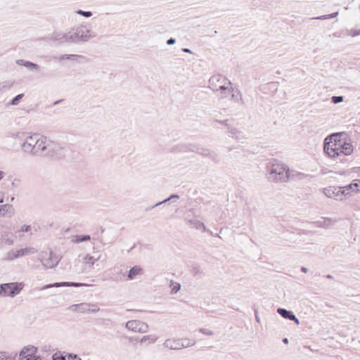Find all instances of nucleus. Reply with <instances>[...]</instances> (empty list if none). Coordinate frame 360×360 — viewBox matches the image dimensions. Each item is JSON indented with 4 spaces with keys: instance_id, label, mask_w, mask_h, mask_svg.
I'll return each mask as SVG.
<instances>
[{
    "instance_id": "nucleus-9",
    "label": "nucleus",
    "mask_w": 360,
    "mask_h": 360,
    "mask_svg": "<svg viewBox=\"0 0 360 360\" xmlns=\"http://www.w3.org/2000/svg\"><path fill=\"white\" fill-rule=\"evenodd\" d=\"M126 328L134 333H144L148 330V325L139 320H131L126 323Z\"/></svg>"
},
{
    "instance_id": "nucleus-29",
    "label": "nucleus",
    "mask_w": 360,
    "mask_h": 360,
    "mask_svg": "<svg viewBox=\"0 0 360 360\" xmlns=\"http://www.w3.org/2000/svg\"><path fill=\"white\" fill-rule=\"evenodd\" d=\"M27 132L24 131H15L11 134V136L13 139H18L20 141L24 140L25 136H26Z\"/></svg>"
},
{
    "instance_id": "nucleus-51",
    "label": "nucleus",
    "mask_w": 360,
    "mask_h": 360,
    "mask_svg": "<svg viewBox=\"0 0 360 360\" xmlns=\"http://www.w3.org/2000/svg\"><path fill=\"white\" fill-rule=\"evenodd\" d=\"M283 342L285 344H288V339L285 338L283 339Z\"/></svg>"
},
{
    "instance_id": "nucleus-39",
    "label": "nucleus",
    "mask_w": 360,
    "mask_h": 360,
    "mask_svg": "<svg viewBox=\"0 0 360 360\" xmlns=\"http://www.w3.org/2000/svg\"><path fill=\"white\" fill-rule=\"evenodd\" d=\"M89 313H96L99 311V307L94 304H89Z\"/></svg>"
},
{
    "instance_id": "nucleus-25",
    "label": "nucleus",
    "mask_w": 360,
    "mask_h": 360,
    "mask_svg": "<svg viewBox=\"0 0 360 360\" xmlns=\"http://www.w3.org/2000/svg\"><path fill=\"white\" fill-rule=\"evenodd\" d=\"M158 339V337L155 335H144L141 338L140 342L144 343L148 342L149 344L154 343Z\"/></svg>"
},
{
    "instance_id": "nucleus-11",
    "label": "nucleus",
    "mask_w": 360,
    "mask_h": 360,
    "mask_svg": "<svg viewBox=\"0 0 360 360\" xmlns=\"http://www.w3.org/2000/svg\"><path fill=\"white\" fill-rule=\"evenodd\" d=\"M81 257V262L82 264L83 270L91 269L95 263L100 259V257L95 258L89 254H84Z\"/></svg>"
},
{
    "instance_id": "nucleus-40",
    "label": "nucleus",
    "mask_w": 360,
    "mask_h": 360,
    "mask_svg": "<svg viewBox=\"0 0 360 360\" xmlns=\"http://www.w3.org/2000/svg\"><path fill=\"white\" fill-rule=\"evenodd\" d=\"M200 332L205 335H212L213 332L211 330L207 329V328H200Z\"/></svg>"
},
{
    "instance_id": "nucleus-21",
    "label": "nucleus",
    "mask_w": 360,
    "mask_h": 360,
    "mask_svg": "<svg viewBox=\"0 0 360 360\" xmlns=\"http://www.w3.org/2000/svg\"><path fill=\"white\" fill-rule=\"evenodd\" d=\"M16 63L19 65L25 66L27 68L30 69V70H39V66L37 64L34 63L30 61L20 59L16 61Z\"/></svg>"
},
{
    "instance_id": "nucleus-1",
    "label": "nucleus",
    "mask_w": 360,
    "mask_h": 360,
    "mask_svg": "<svg viewBox=\"0 0 360 360\" xmlns=\"http://www.w3.org/2000/svg\"><path fill=\"white\" fill-rule=\"evenodd\" d=\"M344 135V133H335L325 139L323 150L330 158L349 155L353 153V145L347 138L342 137Z\"/></svg>"
},
{
    "instance_id": "nucleus-32",
    "label": "nucleus",
    "mask_w": 360,
    "mask_h": 360,
    "mask_svg": "<svg viewBox=\"0 0 360 360\" xmlns=\"http://www.w3.org/2000/svg\"><path fill=\"white\" fill-rule=\"evenodd\" d=\"M82 56L76 54H64L60 57V60H75L77 58H82Z\"/></svg>"
},
{
    "instance_id": "nucleus-15",
    "label": "nucleus",
    "mask_w": 360,
    "mask_h": 360,
    "mask_svg": "<svg viewBox=\"0 0 360 360\" xmlns=\"http://www.w3.org/2000/svg\"><path fill=\"white\" fill-rule=\"evenodd\" d=\"M278 314H279L282 317L286 319H289L290 321H295L297 325L300 324L299 319L295 316V315L291 311H288L285 309L278 308L277 309Z\"/></svg>"
},
{
    "instance_id": "nucleus-5",
    "label": "nucleus",
    "mask_w": 360,
    "mask_h": 360,
    "mask_svg": "<svg viewBox=\"0 0 360 360\" xmlns=\"http://www.w3.org/2000/svg\"><path fill=\"white\" fill-rule=\"evenodd\" d=\"M70 31V35L69 36V39H71V42L74 43L86 41L94 37L90 34V30L82 25L73 27Z\"/></svg>"
},
{
    "instance_id": "nucleus-18",
    "label": "nucleus",
    "mask_w": 360,
    "mask_h": 360,
    "mask_svg": "<svg viewBox=\"0 0 360 360\" xmlns=\"http://www.w3.org/2000/svg\"><path fill=\"white\" fill-rule=\"evenodd\" d=\"M72 311L77 313H89V303H80L77 304H72L70 307Z\"/></svg>"
},
{
    "instance_id": "nucleus-38",
    "label": "nucleus",
    "mask_w": 360,
    "mask_h": 360,
    "mask_svg": "<svg viewBox=\"0 0 360 360\" xmlns=\"http://www.w3.org/2000/svg\"><path fill=\"white\" fill-rule=\"evenodd\" d=\"M76 13L86 18H89L92 15V13L91 11H84L82 10H78L76 11Z\"/></svg>"
},
{
    "instance_id": "nucleus-6",
    "label": "nucleus",
    "mask_w": 360,
    "mask_h": 360,
    "mask_svg": "<svg viewBox=\"0 0 360 360\" xmlns=\"http://www.w3.org/2000/svg\"><path fill=\"white\" fill-rule=\"evenodd\" d=\"M24 285L22 283H8L0 285V295L10 296L11 297L18 295Z\"/></svg>"
},
{
    "instance_id": "nucleus-28",
    "label": "nucleus",
    "mask_w": 360,
    "mask_h": 360,
    "mask_svg": "<svg viewBox=\"0 0 360 360\" xmlns=\"http://www.w3.org/2000/svg\"><path fill=\"white\" fill-rule=\"evenodd\" d=\"M13 86V82L11 81H4L0 82V93L6 90L10 89Z\"/></svg>"
},
{
    "instance_id": "nucleus-52",
    "label": "nucleus",
    "mask_w": 360,
    "mask_h": 360,
    "mask_svg": "<svg viewBox=\"0 0 360 360\" xmlns=\"http://www.w3.org/2000/svg\"><path fill=\"white\" fill-rule=\"evenodd\" d=\"M326 277H327L328 278H332V276H331V275H329V274H328V275H327V276H326Z\"/></svg>"
},
{
    "instance_id": "nucleus-53",
    "label": "nucleus",
    "mask_w": 360,
    "mask_h": 360,
    "mask_svg": "<svg viewBox=\"0 0 360 360\" xmlns=\"http://www.w3.org/2000/svg\"><path fill=\"white\" fill-rule=\"evenodd\" d=\"M212 236H214V234L212 233ZM214 236H217V237L220 238V236H219V234H217H217H215V235H214Z\"/></svg>"
},
{
    "instance_id": "nucleus-41",
    "label": "nucleus",
    "mask_w": 360,
    "mask_h": 360,
    "mask_svg": "<svg viewBox=\"0 0 360 360\" xmlns=\"http://www.w3.org/2000/svg\"><path fill=\"white\" fill-rule=\"evenodd\" d=\"M53 360H66V356H63L61 354H55L53 356Z\"/></svg>"
},
{
    "instance_id": "nucleus-33",
    "label": "nucleus",
    "mask_w": 360,
    "mask_h": 360,
    "mask_svg": "<svg viewBox=\"0 0 360 360\" xmlns=\"http://www.w3.org/2000/svg\"><path fill=\"white\" fill-rule=\"evenodd\" d=\"M231 93L228 94V96L231 95V98L233 101H239L241 98V96H240V92H238V91H233L231 86Z\"/></svg>"
},
{
    "instance_id": "nucleus-12",
    "label": "nucleus",
    "mask_w": 360,
    "mask_h": 360,
    "mask_svg": "<svg viewBox=\"0 0 360 360\" xmlns=\"http://www.w3.org/2000/svg\"><path fill=\"white\" fill-rule=\"evenodd\" d=\"M84 285H88L86 283H75V282H60V283H54L53 284H49L43 286L41 288V290L48 289L50 288L53 287H62V286H67V287H79V286H84Z\"/></svg>"
},
{
    "instance_id": "nucleus-47",
    "label": "nucleus",
    "mask_w": 360,
    "mask_h": 360,
    "mask_svg": "<svg viewBox=\"0 0 360 360\" xmlns=\"http://www.w3.org/2000/svg\"><path fill=\"white\" fill-rule=\"evenodd\" d=\"M182 51L185 53H192V51L189 49H187V48H184L182 49Z\"/></svg>"
},
{
    "instance_id": "nucleus-27",
    "label": "nucleus",
    "mask_w": 360,
    "mask_h": 360,
    "mask_svg": "<svg viewBox=\"0 0 360 360\" xmlns=\"http://www.w3.org/2000/svg\"><path fill=\"white\" fill-rule=\"evenodd\" d=\"M181 345H182V346H181V349L183 348L189 347H191V346H193L195 345V340H190L188 338H181Z\"/></svg>"
},
{
    "instance_id": "nucleus-8",
    "label": "nucleus",
    "mask_w": 360,
    "mask_h": 360,
    "mask_svg": "<svg viewBox=\"0 0 360 360\" xmlns=\"http://www.w3.org/2000/svg\"><path fill=\"white\" fill-rule=\"evenodd\" d=\"M36 252L37 250L34 248H25L20 250L13 249L6 253L4 260L13 261L18 257L34 254Z\"/></svg>"
},
{
    "instance_id": "nucleus-4",
    "label": "nucleus",
    "mask_w": 360,
    "mask_h": 360,
    "mask_svg": "<svg viewBox=\"0 0 360 360\" xmlns=\"http://www.w3.org/2000/svg\"><path fill=\"white\" fill-rule=\"evenodd\" d=\"M231 82L221 75H215L209 79V87L213 91H221V98L228 96L231 93Z\"/></svg>"
},
{
    "instance_id": "nucleus-24",
    "label": "nucleus",
    "mask_w": 360,
    "mask_h": 360,
    "mask_svg": "<svg viewBox=\"0 0 360 360\" xmlns=\"http://www.w3.org/2000/svg\"><path fill=\"white\" fill-rule=\"evenodd\" d=\"M13 211L12 205L8 204L0 206V216H6L7 214H11Z\"/></svg>"
},
{
    "instance_id": "nucleus-50",
    "label": "nucleus",
    "mask_w": 360,
    "mask_h": 360,
    "mask_svg": "<svg viewBox=\"0 0 360 360\" xmlns=\"http://www.w3.org/2000/svg\"><path fill=\"white\" fill-rule=\"evenodd\" d=\"M255 313H257V311H255ZM255 318H256L257 322L260 323V319H259V316L257 315V314H256Z\"/></svg>"
},
{
    "instance_id": "nucleus-14",
    "label": "nucleus",
    "mask_w": 360,
    "mask_h": 360,
    "mask_svg": "<svg viewBox=\"0 0 360 360\" xmlns=\"http://www.w3.org/2000/svg\"><path fill=\"white\" fill-rule=\"evenodd\" d=\"M70 35V31H68V32H56L53 33L51 39L60 43L71 42V39H69Z\"/></svg>"
},
{
    "instance_id": "nucleus-44",
    "label": "nucleus",
    "mask_w": 360,
    "mask_h": 360,
    "mask_svg": "<svg viewBox=\"0 0 360 360\" xmlns=\"http://www.w3.org/2000/svg\"><path fill=\"white\" fill-rule=\"evenodd\" d=\"M166 43H167V45L174 44L176 43V39H174V38H170V39L167 40Z\"/></svg>"
},
{
    "instance_id": "nucleus-19",
    "label": "nucleus",
    "mask_w": 360,
    "mask_h": 360,
    "mask_svg": "<svg viewBox=\"0 0 360 360\" xmlns=\"http://www.w3.org/2000/svg\"><path fill=\"white\" fill-rule=\"evenodd\" d=\"M37 352V348L34 346L25 347L20 352V357L21 359L32 356Z\"/></svg>"
},
{
    "instance_id": "nucleus-31",
    "label": "nucleus",
    "mask_w": 360,
    "mask_h": 360,
    "mask_svg": "<svg viewBox=\"0 0 360 360\" xmlns=\"http://www.w3.org/2000/svg\"><path fill=\"white\" fill-rule=\"evenodd\" d=\"M338 14H339L338 12H335L331 14L321 15V16L316 17V18H312L311 19L312 20H327V19L335 18L338 15Z\"/></svg>"
},
{
    "instance_id": "nucleus-42",
    "label": "nucleus",
    "mask_w": 360,
    "mask_h": 360,
    "mask_svg": "<svg viewBox=\"0 0 360 360\" xmlns=\"http://www.w3.org/2000/svg\"><path fill=\"white\" fill-rule=\"evenodd\" d=\"M31 230V226L29 225H23L19 230L20 232H28Z\"/></svg>"
},
{
    "instance_id": "nucleus-37",
    "label": "nucleus",
    "mask_w": 360,
    "mask_h": 360,
    "mask_svg": "<svg viewBox=\"0 0 360 360\" xmlns=\"http://www.w3.org/2000/svg\"><path fill=\"white\" fill-rule=\"evenodd\" d=\"M344 100V97L342 96H333L331 98V101L334 104L340 103L342 102Z\"/></svg>"
},
{
    "instance_id": "nucleus-30",
    "label": "nucleus",
    "mask_w": 360,
    "mask_h": 360,
    "mask_svg": "<svg viewBox=\"0 0 360 360\" xmlns=\"http://www.w3.org/2000/svg\"><path fill=\"white\" fill-rule=\"evenodd\" d=\"M171 293L175 294L181 289V284L171 281L170 282Z\"/></svg>"
},
{
    "instance_id": "nucleus-45",
    "label": "nucleus",
    "mask_w": 360,
    "mask_h": 360,
    "mask_svg": "<svg viewBox=\"0 0 360 360\" xmlns=\"http://www.w3.org/2000/svg\"><path fill=\"white\" fill-rule=\"evenodd\" d=\"M0 360H7L6 354L5 352H0Z\"/></svg>"
},
{
    "instance_id": "nucleus-35",
    "label": "nucleus",
    "mask_w": 360,
    "mask_h": 360,
    "mask_svg": "<svg viewBox=\"0 0 360 360\" xmlns=\"http://www.w3.org/2000/svg\"><path fill=\"white\" fill-rule=\"evenodd\" d=\"M24 96V94H18L15 97H14L10 104L11 105H18L20 101V100L22 99V98Z\"/></svg>"
},
{
    "instance_id": "nucleus-2",
    "label": "nucleus",
    "mask_w": 360,
    "mask_h": 360,
    "mask_svg": "<svg viewBox=\"0 0 360 360\" xmlns=\"http://www.w3.org/2000/svg\"><path fill=\"white\" fill-rule=\"evenodd\" d=\"M37 143L32 153V155L41 156H53L60 150L58 144L47 137L39 135Z\"/></svg>"
},
{
    "instance_id": "nucleus-20",
    "label": "nucleus",
    "mask_w": 360,
    "mask_h": 360,
    "mask_svg": "<svg viewBox=\"0 0 360 360\" xmlns=\"http://www.w3.org/2000/svg\"><path fill=\"white\" fill-rule=\"evenodd\" d=\"M143 274V269L138 266H134L129 271L127 278L129 280L135 279L138 276Z\"/></svg>"
},
{
    "instance_id": "nucleus-46",
    "label": "nucleus",
    "mask_w": 360,
    "mask_h": 360,
    "mask_svg": "<svg viewBox=\"0 0 360 360\" xmlns=\"http://www.w3.org/2000/svg\"><path fill=\"white\" fill-rule=\"evenodd\" d=\"M360 34V31L357 30H351L350 35L352 37L356 36Z\"/></svg>"
},
{
    "instance_id": "nucleus-7",
    "label": "nucleus",
    "mask_w": 360,
    "mask_h": 360,
    "mask_svg": "<svg viewBox=\"0 0 360 360\" xmlns=\"http://www.w3.org/2000/svg\"><path fill=\"white\" fill-rule=\"evenodd\" d=\"M40 134H29L27 133L26 136L24 138V140L21 144V148L23 152L27 153H31L33 151V149L35 147L36 143H37L39 139V136Z\"/></svg>"
},
{
    "instance_id": "nucleus-49",
    "label": "nucleus",
    "mask_w": 360,
    "mask_h": 360,
    "mask_svg": "<svg viewBox=\"0 0 360 360\" xmlns=\"http://www.w3.org/2000/svg\"><path fill=\"white\" fill-rule=\"evenodd\" d=\"M30 360H41L40 356H34L33 358H30Z\"/></svg>"
},
{
    "instance_id": "nucleus-36",
    "label": "nucleus",
    "mask_w": 360,
    "mask_h": 360,
    "mask_svg": "<svg viewBox=\"0 0 360 360\" xmlns=\"http://www.w3.org/2000/svg\"><path fill=\"white\" fill-rule=\"evenodd\" d=\"M179 198V196L178 195H176V194L172 195L169 198H168L160 202L156 203L153 207H158L163 203L170 201L172 199H178Z\"/></svg>"
},
{
    "instance_id": "nucleus-16",
    "label": "nucleus",
    "mask_w": 360,
    "mask_h": 360,
    "mask_svg": "<svg viewBox=\"0 0 360 360\" xmlns=\"http://www.w3.org/2000/svg\"><path fill=\"white\" fill-rule=\"evenodd\" d=\"M190 150H191L193 152H195V153L200 154L202 155H204V156L210 157L212 159H214L216 157V154L214 152L210 150L207 148H202V147H199V146H192V148H190Z\"/></svg>"
},
{
    "instance_id": "nucleus-3",
    "label": "nucleus",
    "mask_w": 360,
    "mask_h": 360,
    "mask_svg": "<svg viewBox=\"0 0 360 360\" xmlns=\"http://www.w3.org/2000/svg\"><path fill=\"white\" fill-rule=\"evenodd\" d=\"M267 178L273 182H287L290 179V170L283 163L273 164L267 174Z\"/></svg>"
},
{
    "instance_id": "nucleus-34",
    "label": "nucleus",
    "mask_w": 360,
    "mask_h": 360,
    "mask_svg": "<svg viewBox=\"0 0 360 360\" xmlns=\"http://www.w3.org/2000/svg\"><path fill=\"white\" fill-rule=\"evenodd\" d=\"M307 176V174H304L303 173L292 171L290 172V178L295 179L297 178L299 179H302L304 177Z\"/></svg>"
},
{
    "instance_id": "nucleus-23",
    "label": "nucleus",
    "mask_w": 360,
    "mask_h": 360,
    "mask_svg": "<svg viewBox=\"0 0 360 360\" xmlns=\"http://www.w3.org/2000/svg\"><path fill=\"white\" fill-rule=\"evenodd\" d=\"M359 185L357 184H350L347 186L340 187L341 188V191H344V198L349 193V191H358Z\"/></svg>"
},
{
    "instance_id": "nucleus-17",
    "label": "nucleus",
    "mask_w": 360,
    "mask_h": 360,
    "mask_svg": "<svg viewBox=\"0 0 360 360\" xmlns=\"http://www.w3.org/2000/svg\"><path fill=\"white\" fill-rule=\"evenodd\" d=\"M186 221L187 223L192 227L195 228L196 229H202L204 231L208 232L210 235H212V232L206 229L205 224L200 221L198 219H189L187 217H186Z\"/></svg>"
},
{
    "instance_id": "nucleus-26",
    "label": "nucleus",
    "mask_w": 360,
    "mask_h": 360,
    "mask_svg": "<svg viewBox=\"0 0 360 360\" xmlns=\"http://www.w3.org/2000/svg\"><path fill=\"white\" fill-rule=\"evenodd\" d=\"M58 263V260L56 259L54 261L51 258V253H50V258L48 259H44L43 261V264L47 268H52L57 265Z\"/></svg>"
},
{
    "instance_id": "nucleus-22",
    "label": "nucleus",
    "mask_w": 360,
    "mask_h": 360,
    "mask_svg": "<svg viewBox=\"0 0 360 360\" xmlns=\"http://www.w3.org/2000/svg\"><path fill=\"white\" fill-rule=\"evenodd\" d=\"M91 239L89 235H76L71 238V242L75 244L80 243L82 242L88 241Z\"/></svg>"
},
{
    "instance_id": "nucleus-54",
    "label": "nucleus",
    "mask_w": 360,
    "mask_h": 360,
    "mask_svg": "<svg viewBox=\"0 0 360 360\" xmlns=\"http://www.w3.org/2000/svg\"><path fill=\"white\" fill-rule=\"evenodd\" d=\"M59 103H60V101H56V102L54 103V105H57V104H58Z\"/></svg>"
},
{
    "instance_id": "nucleus-13",
    "label": "nucleus",
    "mask_w": 360,
    "mask_h": 360,
    "mask_svg": "<svg viewBox=\"0 0 360 360\" xmlns=\"http://www.w3.org/2000/svg\"><path fill=\"white\" fill-rule=\"evenodd\" d=\"M181 343V339L169 338L164 342L163 346L169 349L179 350L181 349V346H182Z\"/></svg>"
},
{
    "instance_id": "nucleus-48",
    "label": "nucleus",
    "mask_w": 360,
    "mask_h": 360,
    "mask_svg": "<svg viewBox=\"0 0 360 360\" xmlns=\"http://www.w3.org/2000/svg\"><path fill=\"white\" fill-rule=\"evenodd\" d=\"M301 271L303 272V273H307L308 271V269L304 267V266H302L301 268Z\"/></svg>"
},
{
    "instance_id": "nucleus-10",
    "label": "nucleus",
    "mask_w": 360,
    "mask_h": 360,
    "mask_svg": "<svg viewBox=\"0 0 360 360\" xmlns=\"http://www.w3.org/2000/svg\"><path fill=\"white\" fill-rule=\"evenodd\" d=\"M323 193L330 198L338 200H342L344 198V191H341L340 187L328 186L323 188Z\"/></svg>"
},
{
    "instance_id": "nucleus-43",
    "label": "nucleus",
    "mask_w": 360,
    "mask_h": 360,
    "mask_svg": "<svg viewBox=\"0 0 360 360\" xmlns=\"http://www.w3.org/2000/svg\"><path fill=\"white\" fill-rule=\"evenodd\" d=\"M66 360H81L79 358H77L75 354H68L66 356Z\"/></svg>"
}]
</instances>
